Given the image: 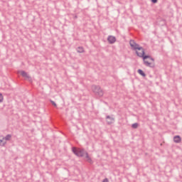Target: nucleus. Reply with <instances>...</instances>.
I'll return each instance as SVG.
<instances>
[{"instance_id": "12", "label": "nucleus", "mask_w": 182, "mask_h": 182, "mask_svg": "<svg viewBox=\"0 0 182 182\" xmlns=\"http://www.w3.org/2000/svg\"><path fill=\"white\" fill-rule=\"evenodd\" d=\"M77 52H78V53H83V52H85V49L83 47H78L77 48Z\"/></svg>"}, {"instance_id": "4", "label": "nucleus", "mask_w": 182, "mask_h": 182, "mask_svg": "<svg viewBox=\"0 0 182 182\" xmlns=\"http://www.w3.org/2000/svg\"><path fill=\"white\" fill-rule=\"evenodd\" d=\"M144 54H145L144 51H143V53H139V51H136L137 56H139V58H142L143 60H146V59H150V60H152V62H154V58H153L150 55H146Z\"/></svg>"}, {"instance_id": "7", "label": "nucleus", "mask_w": 182, "mask_h": 182, "mask_svg": "<svg viewBox=\"0 0 182 182\" xmlns=\"http://www.w3.org/2000/svg\"><path fill=\"white\" fill-rule=\"evenodd\" d=\"M144 60V65H145V66H147L148 68H154V63H149L146 60Z\"/></svg>"}, {"instance_id": "11", "label": "nucleus", "mask_w": 182, "mask_h": 182, "mask_svg": "<svg viewBox=\"0 0 182 182\" xmlns=\"http://www.w3.org/2000/svg\"><path fill=\"white\" fill-rule=\"evenodd\" d=\"M138 73L141 75V76H143V77H146V73H144L141 69L138 70Z\"/></svg>"}, {"instance_id": "2", "label": "nucleus", "mask_w": 182, "mask_h": 182, "mask_svg": "<svg viewBox=\"0 0 182 182\" xmlns=\"http://www.w3.org/2000/svg\"><path fill=\"white\" fill-rule=\"evenodd\" d=\"M129 45L131 46V49H132V50H135L136 54L139 50H141V53H143V51L144 52V48H143V47L140 46V45L136 43L134 40H131L129 41Z\"/></svg>"}, {"instance_id": "8", "label": "nucleus", "mask_w": 182, "mask_h": 182, "mask_svg": "<svg viewBox=\"0 0 182 182\" xmlns=\"http://www.w3.org/2000/svg\"><path fill=\"white\" fill-rule=\"evenodd\" d=\"M174 143H181V137L178 135H176L173 137Z\"/></svg>"}, {"instance_id": "5", "label": "nucleus", "mask_w": 182, "mask_h": 182, "mask_svg": "<svg viewBox=\"0 0 182 182\" xmlns=\"http://www.w3.org/2000/svg\"><path fill=\"white\" fill-rule=\"evenodd\" d=\"M106 120H107V124H112V123H114V118L109 115H107L106 117Z\"/></svg>"}, {"instance_id": "15", "label": "nucleus", "mask_w": 182, "mask_h": 182, "mask_svg": "<svg viewBox=\"0 0 182 182\" xmlns=\"http://www.w3.org/2000/svg\"><path fill=\"white\" fill-rule=\"evenodd\" d=\"M2 102H4V96L0 93V103H2Z\"/></svg>"}, {"instance_id": "17", "label": "nucleus", "mask_w": 182, "mask_h": 182, "mask_svg": "<svg viewBox=\"0 0 182 182\" xmlns=\"http://www.w3.org/2000/svg\"><path fill=\"white\" fill-rule=\"evenodd\" d=\"M152 4H157V0H151Z\"/></svg>"}, {"instance_id": "16", "label": "nucleus", "mask_w": 182, "mask_h": 182, "mask_svg": "<svg viewBox=\"0 0 182 182\" xmlns=\"http://www.w3.org/2000/svg\"><path fill=\"white\" fill-rule=\"evenodd\" d=\"M50 102L53 105V106H55V107H56V102H55V101L50 100Z\"/></svg>"}, {"instance_id": "1", "label": "nucleus", "mask_w": 182, "mask_h": 182, "mask_svg": "<svg viewBox=\"0 0 182 182\" xmlns=\"http://www.w3.org/2000/svg\"><path fill=\"white\" fill-rule=\"evenodd\" d=\"M72 151L77 157H86L88 163H92V159L89 156V154L85 151L83 149H77L76 147L72 148Z\"/></svg>"}, {"instance_id": "14", "label": "nucleus", "mask_w": 182, "mask_h": 182, "mask_svg": "<svg viewBox=\"0 0 182 182\" xmlns=\"http://www.w3.org/2000/svg\"><path fill=\"white\" fill-rule=\"evenodd\" d=\"M132 129H137L139 127V124L138 123H134L132 125Z\"/></svg>"}, {"instance_id": "18", "label": "nucleus", "mask_w": 182, "mask_h": 182, "mask_svg": "<svg viewBox=\"0 0 182 182\" xmlns=\"http://www.w3.org/2000/svg\"><path fill=\"white\" fill-rule=\"evenodd\" d=\"M107 182L108 181H107V178H105V179H104V181H103V182Z\"/></svg>"}, {"instance_id": "9", "label": "nucleus", "mask_w": 182, "mask_h": 182, "mask_svg": "<svg viewBox=\"0 0 182 182\" xmlns=\"http://www.w3.org/2000/svg\"><path fill=\"white\" fill-rule=\"evenodd\" d=\"M21 73L23 77H26V79H31V77L29 76V75H28V73L25 71H21Z\"/></svg>"}, {"instance_id": "10", "label": "nucleus", "mask_w": 182, "mask_h": 182, "mask_svg": "<svg viewBox=\"0 0 182 182\" xmlns=\"http://www.w3.org/2000/svg\"><path fill=\"white\" fill-rule=\"evenodd\" d=\"M11 138H12V135L7 134L5 137L3 138V140H6V141H8L11 140Z\"/></svg>"}, {"instance_id": "6", "label": "nucleus", "mask_w": 182, "mask_h": 182, "mask_svg": "<svg viewBox=\"0 0 182 182\" xmlns=\"http://www.w3.org/2000/svg\"><path fill=\"white\" fill-rule=\"evenodd\" d=\"M107 41L109 42V43H110L111 45L114 43V42H116V37L113 36H109L107 37Z\"/></svg>"}, {"instance_id": "3", "label": "nucleus", "mask_w": 182, "mask_h": 182, "mask_svg": "<svg viewBox=\"0 0 182 182\" xmlns=\"http://www.w3.org/2000/svg\"><path fill=\"white\" fill-rule=\"evenodd\" d=\"M92 91L95 93V96H97L98 97H102L103 96L104 92L103 90L100 88V86L99 85H93L92 87Z\"/></svg>"}, {"instance_id": "13", "label": "nucleus", "mask_w": 182, "mask_h": 182, "mask_svg": "<svg viewBox=\"0 0 182 182\" xmlns=\"http://www.w3.org/2000/svg\"><path fill=\"white\" fill-rule=\"evenodd\" d=\"M5 139H0V146H5V144H6V141H4Z\"/></svg>"}]
</instances>
